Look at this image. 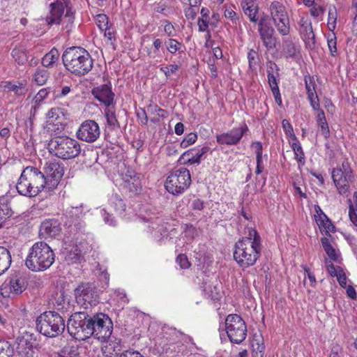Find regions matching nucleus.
<instances>
[{
    "label": "nucleus",
    "instance_id": "1",
    "mask_svg": "<svg viewBox=\"0 0 357 357\" xmlns=\"http://www.w3.org/2000/svg\"><path fill=\"white\" fill-rule=\"evenodd\" d=\"M112 328L110 319L102 313L91 316L86 312H75L67 324L70 335L79 341L93 336L101 342H106L112 335Z\"/></svg>",
    "mask_w": 357,
    "mask_h": 357
},
{
    "label": "nucleus",
    "instance_id": "2",
    "mask_svg": "<svg viewBox=\"0 0 357 357\" xmlns=\"http://www.w3.org/2000/svg\"><path fill=\"white\" fill-rule=\"evenodd\" d=\"M261 251V237L257 230L250 228L248 235L236 243L234 259L241 268H246L255 264Z\"/></svg>",
    "mask_w": 357,
    "mask_h": 357
},
{
    "label": "nucleus",
    "instance_id": "3",
    "mask_svg": "<svg viewBox=\"0 0 357 357\" xmlns=\"http://www.w3.org/2000/svg\"><path fill=\"white\" fill-rule=\"evenodd\" d=\"M62 61L66 69L78 77L89 73L93 66V59L91 54L81 47L67 48L63 53Z\"/></svg>",
    "mask_w": 357,
    "mask_h": 357
},
{
    "label": "nucleus",
    "instance_id": "4",
    "mask_svg": "<svg viewBox=\"0 0 357 357\" xmlns=\"http://www.w3.org/2000/svg\"><path fill=\"white\" fill-rule=\"evenodd\" d=\"M160 345L166 354L172 355L173 357H184L191 354L193 343L189 335L175 328H169L165 332Z\"/></svg>",
    "mask_w": 357,
    "mask_h": 357
},
{
    "label": "nucleus",
    "instance_id": "5",
    "mask_svg": "<svg viewBox=\"0 0 357 357\" xmlns=\"http://www.w3.org/2000/svg\"><path fill=\"white\" fill-rule=\"evenodd\" d=\"M16 189L20 195L31 197L43 190L47 191V185L42 172L36 167L28 166L22 171Z\"/></svg>",
    "mask_w": 357,
    "mask_h": 357
},
{
    "label": "nucleus",
    "instance_id": "6",
    "mask_svg": "<svg viewBox=\"0 0 357 357\" xmlns=\"http://www.w3.org/2000/svg\"><path fill=\"white\" fill-rule=\"evenodd\" d=\"M54 261V253L49 245L43 241L35 243L29 249L25 260L26 266L35 272L44 271Z\"/></svg>",
    "mask_w": 357,
    "mask_h": 357
},
{
    "label": "nucleus",
    "instance_id": "7",
    "mask_svg": "<svg viewBox=\"0 0 357 357\" xmlns=\"http://www.w3.org/2000/svg\"><path fill=\"white\" fill-rule=\"evenodd\" d=\"M50 6V14L46 17L47 24H61L63 28L70 32L73 27L75 14L71 0H54Z\"/></svg>",
    "mask_w": 357,
    "mask_h": 357
},
{
    "label": "nucleus",
    "instance_id": "8",
    "mask_svg": "<svg viewBox=\"0 0 357 357\" xmlns=\"http://www.w3.org/2000/svg\"><path fill=\"white\" fill-rule=\"evenodd\" d=\"M37 331L48 337H56L66 328L63 317L55 311H46L38 316L36 321Z\"/></svg>",
    "mask_w": 357,
    "mask_h": 357
},
{
    "label": "nucleus",
    "instance_id": "9",
    "mask_svg": "<svg viewBox=\"0 0 357 357\" xmlns=\"http://www.w3.org/2000/svg\"><path fill=\"white\" fill-rule=\"evenodd\" d=\"M50 152L63 160L78 156L81 152L79 143L68 136H58L50 139L48 144Z\"/></svg>",
    "mask_w": 357,
    "mask_h": 357
},
{
    "label": "nucleus",
    "instance_id": "10",
    "mask_svg": "<svg viewBox=\"0 0 357 357\" xmlns=\"http://www.w3.org/2000/svg\"><path fill=\"white\" fill-rule=\"evenodd\" d=\"M86 213L83 206H70L64 213V228L66 232L72 238H78L86 231V225L84 220Z\"/></svg>",
    "mask_w": 357,
    "mask_h": 357
},
{
    "label": "nucleus",
    "instance_id": "11",
    "mask_svg": "<svg viewBox=\"0 0 357 357\" xmlns=\"http://www.w3.org/2000/svg\"><path fill=\"white\" fill-rule=\"evenodd\" d=\"M191 184L190 171L185 167L175 169L167 176L165 187L167 191L174 195L183 194Z\"/></svg>",
    "mask_w": 357,
    "mask_h": 357
},
{
    "label": "nucleus",
    "instance_id": "12",
    "mask_svg": "<svg viewBox=\"0 0 357 357\" xmlns=\"http://www.w3.org/2000/svg\"><path fill=\"white\" fill-rule=\"evenodd\" d=\"M225 330L229 341L236 344H241L247 337V325L237 314H230L225 321Z\"/></svg>",
    "mask_w": 357,
    "mask_h": 357
},
{
    "label": "nucleus",
    "instance_id": "13",
    "mask_svg": "<svg viewBox=\"0 0 357 357\" xmlns=\"http://www.w3.org/2000/svg\"><path fill=\"white\" fill-rule=\"evenodd\" d=\"M268 11L278 33L283 36H288L290 33V22L285 6L281 2L274 1L269 5Z\"/></svg>",
    "mask_w": 357,
    "mask_h": 357
},
{
    "label": "nucleus",
    "instance_id": "14",
    "mask_svg": "<svg viewBox=\"0 0 357 357\" xmlns=\"http://www.w3.org/2000/svg\"><path fill=\"white\" fill-rule=\"evenodd\" d=\"M77 303L84 309L96 306L99 303L97 288L91 283H82L75 289Z\"/></svg>",
    "mask_w": 357,
    "mask_h": 357
},
{
    "label": "nucleus",
    "instance_id": "15",
    "mask_svg": "<svg viewBox=\"0 0 357 357\" xmlns=\"http://www.w3.org/2000/svg\"><path fill=\"white\" fill-rule=\"evenodd\" d=\"M64 173L63 167L56 161H49L43 167V177L47 183V191L56 188Z\"/></svg>",
    "mask_w": 357,
    "mask_h": 357
},
{
    "label": "nucleus",
    "instance_id": "16",
    "mask_svg": "<svg viewBox=\"0 0 357 357\" xmlns=\"http://www.w3.org/2000/svg\"><path fill=\"white\" fill-rule=\"evenodd\" d=\"M77 137L84 142L91 143L96 142L100 135L98 124L93 120H85L79 126Z\"/></svg>",
    "mask_w": 357,
    "mask_h": 357
},
{
    "label": "nucleus",
    "instance_id": "17",
    "mask_svg": "<svg viewBox=\"0 0 357 357\" xmlns=\"http://www.w3.org/2000/svg\"><path fill=\"white\" fill-rule=\"evenodd\" d=\"M248 130V127L247 125L243 123L241 126L234 128L229 132L218 134L216 135L217 142L222 145H236Z\"/></svg>",
    "mask_w": 357,
    "mask_h": 357
},
{
    "label": "nucleus",
    "instance_id": "18",
    "mask_svg": "<svg viewBox=\"0 0 357 357\" xmlns=\"http://www.w3.org/2000/svg\"><path fill=\"white\" fill-rule=\"evenodd\" d=\"M258 31L260 39L263 45L268 50H272L275 47L276 40L274 37L275 30L263 19H261L258 23Z\"/></svg>",
    "mask_w": 357,
    "mask_h": 357
},
{
    "label": "nucleus",
    "instance_id": "19",
    "mask_svg": "<svg viewBox=\"0 0 357 357\" xmlns=\"http://www.w3.org/2000/svg\"><path fill=\"white\" fill-rule=\"evenodd\" d=\"M92 94L96 100L105 107H109L114 103L115 94L112 90L111 85L102 84L92 90Z\"/></svg>",
    "mask_w": 357,
    "mask_h": 357
},
{
    "label": "nucleus",
    "instance_id": "20",
    "mask_svg": "<svg viewBox=\"0 0 357 357\" xmlns=\"http://www.w3.org/2000/svg\"><path fill=\"white\" fill-rule=\"evenodd\" d=\"M26 288L24 278L14 277L10 279L8 282L3 283L1 288V294L4 297H9L10 294L19 295Z\"/></svg>",
    "mask_w": 357,
    "mask_h": 357
},
{
    "label": "nucleus",
    "instance_id": "21",
    "mask_svg": "<svg viewBox=\"0 0 357 357\" xmlns=\"http://www.w3.org/2000/svg\"><path fill=\"white\" fill-rule=\"evenodd\" d=\"M353 176L344 174L341 169H333L332 179L338 191V192L344 196L347 197L349 194V182L351 181Z\"/></svg>",
    "mask_w": 357,
    "mask_h": 357
},
{
    "label": "nucleus",
    "instance_id": "22",
    "mask_svg": "<svg viewBox=\"0 0 357 357\" xmlns=\"http://www.w3.org/2000/svg\"><path fill=\"white\" fill-rule=\"evenodd\" d=\"M39 231L45 238L55 237L61 231L60 223L56 219L45 220L41 223Z\"/></svg>",
    "mask_w": 357,
    "mask_h": 357
},
{
    "label": "nucleus",
    "instance_id": "23",
    "mask_svg": "<svg viewBox=\"0 0 357 357\" xmlns=\"http://www.w3.org/2000/svg\"><path fill=\"white\" fill-rule=\"evenodd\" d=\"M208 151L209 147L207 146L189 149L182 154L181 159L184 160V163L199 165L202 161V157Z\"/></svg>",
    "mask_w": 357,
    "mask_h": 357
},
{
    "label": "nucleus",
    "instance_id": "24",
    "mask_svg": "<svg viewBox=\"0 0 357 357\" xmlns=\"http://www.w3.org/2000/svg\"><path fill=\"white\" fill-rule=\"evenodd\" d=\"M300 32L306 44L314 43V33L313 32L311 20L307 15L301 16L298 21Z\"/></svg>",
    "mask_w": 357,
    "mask_h": 357
},
{
    "label": "nucleus",
    "instance_id": "25",
    "mask_svg": "<svg viewBox=\"0 0 357 357\" xmlns=\"http://www.w3.org/2000/svg\"><path fill=\"white\" fill-rule=\"evenodd\" d=\"M122 179L126 183V187L130 192H138L141 189V183L137 174L132 169H127L126 172L122 175Z\"/></svg>",
    "mask_w": 357,
    "mask_h": 357
},
{
    "label": "nucleus",
    "instance_id": "26",
    "mask_svg": "<svg viewBox=\"0 0 357 357\" xmlns=\"http://www.w3.org/2000/svg\"><path fill=\"white\" fill-rule=\"evenodd\" d=\"M299 53V49L289 38L282 39L281 54L286 58H294Z\"/></svg>",
    "mask_w": 357,
    "mask_h": 357
},
{
    "label": "nucleus",
    "instance_id": "27",
    "mask_svg": "<svg viewBox=\"0 0 357 357\" xmlns=\"http://www.w3.org/2000/svg\"><path fill=\"white\" fill-rule=\"evenodd\" d=\"M60 109L58 107L51 108L47 112L46 114L47 118L46 127L48 131L52 132H56L54 126H56L59 123H61L60 121H59V119H60Z\"/></svg>",
    "mask_w": 357,
    "mask_h": 357
},
{
    "label": "nucleus",
    "instance_id": "28",
    "mask_svg": "<svg viewBox=\"0 0 357 357\" xmlns=\"http://www.w3.org/2000/svg\"><path fill=\"white\" fill-rule=\"evenodd\" d=\"M52 305L54 309L61 313L67 312L70 307L69 300L62 292L56 294L53 299Z\"/></svg>",
    "mask_w": 357,
    "mask_h": 357
},
{
    "label": "nucleus",
    "instance_id": "29",
    "mask_svg": "<svg viewBox=\"0 0 357 357\" xmlns=\"http://www.w3.org/2000/svg\"><path fill=\"white\" fill-rule=\"evenodd\" d=\"M59 52L56 48H52L42 58V65L45 68H52L59 59Z\"/></svg>",
    "mask_w": 357,
    "mask_h": 357
},
{
    "label": "nucleus",
    "instance_id": "30",
    "mask_svg": "<svg viewBox=\"0 0 357 357\" xmlns=\"http://www.w3.org/2000/svg\"><path fill=\"white\" fill-rule=\"evenodd\" d=\"M11 264V255L8 249L0 246V275L6 271Z\"/></svg>",
    "mask_w": 357,
    "mask_h": 357
},
{
    "label": "nucleus",
    "instance_id": "31",
    "mask_svg": "<svg viewBox=\"0 0 357 357\" xmlns=\"http://www.w3.org/2000/svg\"><path fill=\"white\" fill-rule=\"evenodd\" d=\"M13 58L18 65L23 66L28 61V52L22 46L15 47L11 52Z\"/></svg>",
    "mask_w": 357,
    "mask_h": 357
},
{
    "label": "nucleus",
    "instance_id": "32",
    "mask_svg": "<svg viewBox=\"0 0 357 357\" xmlns=\"http://www.w3.org/2000/svg\"><path fill=\"white\" fill-rule=\"evenodd\" d=\"M316 121L318 126L320 127L323 136L326 139L328 138L330 136V130L324 110H319L318 112H316Z\"/></svg>",
    "mask_w": 357,
    "mask_h": 357
},
{
    "label": "nucleus",
    "instance_id": "33",
    "mask_svg": "<svg viewBox=\"0 0 357 357\" xmlns=\"http://www.w3.org/2000/svg\"><path fill=\"white\" fill-rule=\"evenodd\" d=\"M316 222L323 235H328L331 232L335 231V227L327 215L317 219Z\"/></svg>",
    "mask_w": 357,
    "mask_h": 357
},
{
    "label": "nucleus",
    "instance_id": "34",
    "mask_svg": "<svg viewBox=\"0 0 357 357\" xmlns=\"http://www.w3.org/2000/svg\"><path fill=\"white\" fill-rule=\"evenodd\" d=\"M82 259V251L76 245L65 252V260L68 264H76Z\"/></svg>",
    "mask_w": 357,
    "mask_h": 357
},
{
    "label": "nucleus",
    "instance_id": "35",
    "mask_svg": "<svg viewBox=\"0 0 357 357\" xmlns=\"http://www.w3.org/2000/svg\"><path fill=\"white\" fill-rule=\"evenodd\" d=\"M109 205L120 215L126 211V204L117 193H112L109 199Z\"/></svg>",
    "mask_w": 357,
    "mask_h": 357
},
{
    "label": "nucleus",
    "instance_id": "36",
    "mask_svg": "<svg viewBox=\"0 0 357 357\" xmlns=\"http://www.w3.org/2000/svg\"><path fill=\"white\" fill-rule=\"evenodd\" d=\"M32 77V79L34 83L38 86H42L47 82L50 77V73L47 70L44 68L38 67L33 73Z\"/></svg>",
    "mask_w": 357,
    "mask_h": 357
},
{
    "label": "nucleus",
    "instance_id": "37",
    "mask_svg": "<svg viewBox=\"0 0 357 357\" xmlns=\"http://www.w3.org/2000/svg\"><path fill=\"white\" fill-rule=\"evenodd\" d=\"M241 6L245 15H247L250 20L252 22H257L258 18L257 15L258 13V7L256 5H248L247 3H241Z\"/></svg>",
    "mask_w": 357,
    "mask_h": 357
},
{
    "label": "nucleus",
    "instance_id": "38",
    "mask_svg": "<svg viewBox=\"0 0 357 357\" xmlns=\"http://www.w3.org/2000/svg\"><path fill=\"white\" fill-rule=\"evenodd\" d=\"M105 116L107 119V125L112 129L120 127L119 123L117 120L115 110L113 107H107L105 110Z\"/></svg>",
    "mask_w": 357,
    "mask_h": 357
},
{
    "label": "nucleus",
    "instance_id": "39",
    "mask_svg": "<svg viewBox=\"0 0 357 357\" xmlns=\"http://www.w3.org/2000/svg\"><path fill=\"white\" fill-rule=\"evenodd\" d=\"M13 344L7 340H0V357H13Z\"/></svg>",
    "mask_w": 357,
    "mask_h": 357
},
{
    "label": "nucleus",
    "instance_id": "40",
    "mask_svg": "<svg viewBox=\"0 0 357 357\" xmlns=\"http://www.w3.org/2000/svg\"><path fill=\"white\" fill-rule=\"evenodd\" d=\"M337 17V9L335 6H331L328 8V27L331 32L335 31L336 28V22Z\"/></svg>",
    "mask_w": 357,
    "mask_h": 357
},
{
    "label": "nucleus",
    "instance_id": "41",
    "mask_svg": "<svg viewBox=\"0 0 357 357\" xmlns=\"http://www.w3.org/2000/svg\"><path fill=\"white\" fill-rule=\"evenodd\" d=\"M32 343L27 339L22 338L18 342L17 352L21 355L28 356L32 351Z\"/></svg>",
    "mask_w": 357,
    "mask_h": 357
},
{
    "label": "nucleus",
    "instance_id": "42",
    "mask_svg": "<svg viewBox=\"0 0 357 357\" xmlns=\"http://www.w3.org/2000/svg\"><path fill=\"white\" fill-rule=\"evenodd\" d=\"M291 148L295 155V159L298 161V162L303 164L305 155L301 144L298 139L297 141H293Z\"/></svg>",
    "mask_w": 357,
    "mask_h": 357
},
{
    "label": "nucleus",
    "instance_id": "43",
    "mask_svg": "<svg viewBox=\"0 0 357 357\" xmlns=\"http://www.w3.org/2000/svg\"><path fill=\"white\" fill-rule=\"evenodd\" d=\"M247 57L250 70L251 71H256L259 61L258 53L255 50L251 49L248 51Z\"/></svg>",
    "mask_w": 357,
    "mask_h": 357
},
{
    "label": "nucleus",
    "instance_id": "44",
    "mask_svg": "<svg viewBox=\"0 0 357 357\" xmlns=\"http://www.w3.org/2000/svg\"><path fill=\"white\" fill-rule=\"evenodd\" d=\"M165 45L167 51L172 54H174L181 49L183 44L176 39L169 38L165 42Z\"/></svg>",
    "mask_w": 357,
    "mask_h": 357
},
{
    "label": "nucleus",
    "instance_id": "45",
    "mask_svg": "<svg viewBox=\"0 0 357 357\" xmlns=\"http://www.w3.org/2000/svg\"><path fill=\"white\" fill-rule=\"evenodd\" d=\"M224 15L226 18L230 20L233 24L240 25V17L231 7H226L224 11Z\"/></svg>",
    "mask_w": 357,
    "mask_h": 357
},
{
    "label": "nucleus",
    "instance_id": "46",
    "mask_svg": "<svg viewBox=\"0 0 357 357\" xmlns=\"http://www.w3.org/2000/svg\"><path fill=\"white\" fill-rule=\"evenodd\" d=\"M327 43L331 55L335 56L337 53V38L334 31L328 34Z\"/></svg>",
    "mask_w": 357,
    "mask_h": 357
},
{
    "label": "nucleus",
    "instance_id": "47",
    "mask_svg": "<svg viewBox=\"0 0 357 357\" xmlns=\"http://www.w3.org/2000/svg\"><path fill=\"white\" fill-rule=\"evenodd\" d=\"M94 20L100 31H103L104 29L109 26L108 17L105 14L96 15L94 17Z\"/></svg>",
    "mask_w": 357,
    "mask_h": 357
},
{
    "label": "nucleus",
    "instance_id": "48",
    "mask_svg": "<svg viewBox=\"0 0 357 357\" xmlns=\"http://www.w3.org/2000/svg\"><path fill=\"white\" fill-rule=\"evenodd\" d=\"M206 294L213 301H217L220 298V289L216 286L208 285L204 287Z\"/></svg>",
    "mask_w": 357,
    "mask_h": 357
},
{
    "label": "nucleus",
    "instance_id": "49",
    "mask_svg": "<svg viewBox=\"0 0 357 357\" xmlns=\"http://www.w3.org/2000/svg\"><path fill=\"white\" fill-rule=\"evenodd\" d=\"M197 139V135L196 132H190L186 135L184 139L181 142L180 146L182 149H186L189 146L195 143Z\"/></svg>",
    "mask_w": 357,
    "mask_h": 357
},
{
    "label": "nucleus",
    "instance_id": "50",
    "mask_svg": "<svg viewBox=\"0 0 357 357\" xmlns=\"http://www.w3.org/2000/svg\"><path fill=\"white\" fill-rule=\"evenodd\" d=\"M282 126L286 135L291 139L292 141H297V137L294 134L293 127L289 121L284 119L282 122Z\"/></svg>",
    "mask_w": 357,
    "mask_h": 357
},
{
    "label": "nucleus",
    "instance_id": "51",
    "mask_svg": "<svg viewBox=\"0 0 357 357\" xmlns=\"http://www.w3.org/2000/svg\"><path fill=\"white\" fill-rule=\"evenodd\" d=\"M5 199L3 197L0 198V218L5 220L10 215V208L8 205L4 202Z\"/></svg>",
    "mask_w": 357,
    "mask_h": 357
},
{
    "label": "nucleus",
    "instance_id": "52",
    "mask_svg": "<svg viewBox=\"0 0 357 357\" xmlns=\"http://www.w3.org/2000/svg\"><path fill=\"white\" fill-rule=\"evenodd\" d=\"M304 79L307 96L317 94L315 83L312 79L310 76H305Z\"/></svg>",
    "mask_w": 357,
    "mask_h": 357
},
{
    "label": "nucleus",
    "instance_id": "53",
    "mask_svg": "<svg viewBox=\"0 0 357 357\" xmlns=\"http://www.w3.org/2000/svg\"><path fill=\"white\" fill-rule=\"evenodd\" d=\"M179 66L177 64H170L167 66H161L160 70L163 73L167 78L170 77L178 70Z\"/></svg>",
    "mask_w": 357,
    "mask_h": 357
},
{
    "label": "nucleus",
    "instance_id": "54",
    "mask_svg": "<svg viewBox=\"0 0 357 357\" xmlns=\"http://www.w3.org/2000/svg\"><path fill=\"white\" fill-rule=\"evenodd\" d=\"M100 212L105 224L109 226L116 225V221L112 214L108 213L105 208L100 209Z\"/></svg>",
    "mask_w": 357,
    "mask_h": 357
},
{
    "label": "nucleus",
    "instance_id": "55",
    "mask_svg": "<svg viewBox=\"0 0 357 357\" xmlns=\"http://www.w3.org/2000/svg\"><path fill=\"white\" fill-rule=\"evenodd\" d=\"M311 8L310 10V15L313 16L314 17H318L321 15H322L325 12V8L319 4L314 3L312 6H310Z\"/></svg>",
    "mask_w": 357,
    "mask_h": 357
},
{
    "label": "nucleus",
    "instance_id": "56",
    "mask_svg": "<svg viewBox=\"0 0 357 357\" xmlns=\"http://www.w3.org/2000/svg\"><path fill=\"white\" fill-rule=\"evenodd\" d=\"M104 36L109 41L110 44L112 45L114 42L116 40L115 38V31L112 25L108 26L106 29H104Z\"/></svg>",
    "mask_w": 357,
    "mask_h": 357
},
{
    "label": "nucleus",
    "instance_id": "57",
    "mask_svg": "<svg viewBox=\"0 0 357 357\" xmlns=\"http://www.w3.org/2000/svg\"><path fill=\"white\" fill-rule=\"evenodd\" d=\"M147 56L149 59L160 61L162 59V54L160 50L150 48L147 50Z\"/></svg>",
    "mask_w": 357,
    "mask_h": 357
},
{
    "label": "nucleus",
    "instance_id": "58",
    "mask_svg": "<svg viewBox=\"0 0 357 357\" xmlns=\"http://www.w3.org/2000/svg\"><path fill=\"white\" fill-rule=\"evenodd\" d=\"M7 88L13 92L17 96H21L24 93L25 89L22 84H19L18 85L9 83L7 85Z\"/></svg>",
    "mask_w": 357,
    "mask_h": 357
},
{
    "label": "nucleus",
    "instance_id": "59",
    "mask_svg": "<svg viewBox=\"0 0 357 357\" xmlns=\"http://www.w3.org/2000/svg\"><path fill=\"white\" fill-rule=\"evenodd\" d=\"M307 99L314 111L318 112L319 110H322L320 109V103L317 94L307 96Z\"/></svg>",
    "mask_w": 357,
    "mask_h": 357
},
{
    "label": "nucleus",
    "instance_id": "60",
    "mask_svg": "<svg viewBox=\"0 0 357 357\" xmlns=\"http://www.w3.org/2000/svg\"><path fill=\"white\" fill-rule=\"evenodd\" d=\"M268 82L271 91L279 89L277 77L273 72L268 70Z\"/></svg>",
    "mask_w": 357,
    "mask_h": 357
},
{
    "label": "nucleus",
    "instance_id": "61",
    "mask_svg": "<svg viewBox=\"0 0 357 357\" xmlns=\"http://www.w3.org/2000/svg\"><path fill=\"white\" fill-rule=\"evenodd\" d=\"M164 31L168 37L176 36L175 28L174 25L168 20L164 22Z\"/></svg>",
    "mask_w": 357,
    "mask_h": 357
},
{
    "label": "nucleus",
    "instance_id": "62",
    "mask_svg": "<svg viewBox=\"0 0 357 357\" xmlns=\"http://www.w3.org/2000/svg\"><path fill=\"white\" fill-rule=\"evenodd\" d=\"M209 24H211L209 20L202 18H198L197 20V26L199 32H205L208 31Z\"/></svg>",
    "mask_w": 357,
    "mask_h": 357
},
{
    "label": "nucleus",
    "instance_id": "63",
    "mask_svg": "<svg viewBox=\"0 0 357 357\" xmlns=\"http://www.w3.org/2000/svg\"><path fill=\"white\" fill-rule=\"evenodd\" d=\"M176 262L183 269L189 268L190 265L187 257L185 255H179L176 258Z\"/></svg>",
    "mask_w": 357,
    "mask_h": 357
},
{
    "label": "nucleus",
    "instance_id": "64",
    "mask_svg": "<svg viewBox=\"0 0 357 357\" xmlns=\"http://www.w3.org/2000/svg\"><path fill=\"white\" fill-rule=\"evenodd\" d=\"M349 216L351 222L354 225L357 227V213H356L353 204L351 199H349Z\"/></svg>",
    "mask_w": 357,
    "mask_h": 357
}]
</instances>
